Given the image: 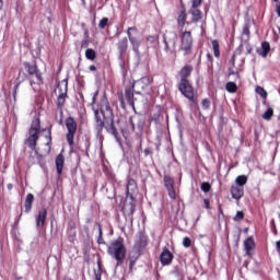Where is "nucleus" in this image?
Instances as JSON below:
<instances>
[{
	"instance_id": "6",
	"label": "nucleus",
	"mask_w": 280,
	"mask_h": 280,
	"mask_svg": "<svg viewBox=\"0 0 280 280\" xmlns=\"http://www.w3.org/2000/svg\"><path fill=\"white\" fill-rule=\"evenodd\" d=\"M180 51L184 56H189L191 49H194V36H191V31H184L180 35Z\"/></svg>"
},
{
	"instance_id": "36",
	"label": "nucleus",
	"mask_w": 280,
	"mask_h": 280,
	"mask_svg": "<svg viewBox=\"0 0 280 280\" xmlns=\"http://www.w3.org/2000/svg\"><path fill=\"white\" fill-rule=\"evenodd\" d=\"M98 27L100 30H106V27H108V18L101 19Z\"/></svg>"
},
{
	"instance_id": "30",
	"label": "nucleus",
	"mask_w": 280,
	"mask_h": 280,
	"mask_svg": "<svg viewBox=\"0 0 280 280\" xmlns=\"http://www.w3.org/2000/svg\"><path fill=\"white\" fill-rule=\"evenodd\" d=\"M242 36H246L247 40H250V23H245L242 30Z\"/></svg>"
},
{
	"instance_id": "63",
	"label": "nucleus",
	"mask_w": 280,
	"mask_h": 280,
	"mask_svg": "<svg viewBox=\"0 0 280 280\" xmlns=\"http://www.w3.org/2000/svg\"><path fill=\"white\" fill-rule=\"evenodd\" d=\"M232 65H235V56L232 57Z\"/></svg>"
},
{
	"instance_id": "64",
	"label": "nucleus",
	"mask_w": 280,
	"mask_h": 280,
	"mask_svg": "<svg viewBox=\"0 0 280 280\" xmlns=\"http://www.w3.org/2000/svg\"><path fill=\"white\" fill-rule=\"evenodd\" d=\"M278 32H279V34H280V26H278Z\"/></svg>"
},
{
	"instance_id": "50",
	"label": "nucleus",
	"mask_w": 280,
	"mask_h": 280,
	"mask_svg": "<svg viewBox=\"0 0 280 280\" xmlns=\"http://www.w3.org/2000/svg\"><path fill=\"white\" fill-rule=\"evenodd\" d=\"M81 47H82V49H86V47H89V39H83L81 42Z\"/></svg>"
},
{
	"instance_id": "41",
	"label": "nucleus",
	"mask_w": 280,
	"mask_h": 280,
	"mask_svg": "<svg viewBox=\"0 0 280 280\" xmlns=\"http://www.w3.org/2000/svg\"><path fill=\"white\" fill-rule=\"evenodd\" d=\"M183 246L184 248H189L191 246V238H189L188 236H185L183 238Z\"/></svg>"
},
{
	"instance_id": "20",
	"label": "nucleus",
	"mask_w": 280,
	"mask_h": 280,
	"mask_svg": "<svg viewBox=\"0 0 280 280\" xmlns=\"http://www.w3.org/2000/svg\"><path fill=\"white\" fill-rule=\"evenodd\" d=\"M244 248L247 257H253L252 250H255V240L253 237H248L244 241Z\"/></svg>"
},
{
	"instance_id": "49",
	"label": "nucleus",
	"mask_w": 280,
	"mask_h": 280,
	"mask_svg": "<svg viewBox=\"0 0 280 280\" xmlns=\"http://www.w3.org/2000/svg\"><path fill=\"white\" fill-rule=\"evenodd\" d=\"M152 154H153V152L150 148L144 149V156H151V159H152Z\"/></svg>"
},
{
	"instance_id": "10",
	"label": "nucleus",
	"mask_w": 280,
	"mask_h": 280,
	"mask_svg": "<svg viewBox=\"0 0 280 280\" xmlns=\"http://www.w3.org/2000/svg\"><path fill=\"white\" fill-rule=\"evenodd\" d=\"M164 186L168 192L171 200H176V188H174V178L170 175H164Z\"/></svg>"
},
{
	"instance_id": "45",
	"label": "nucleus",
	"mask_w": 280,
	"mask_h": 280,
	"mask_svg": "<svg viewBox=\"0 0 280 280\" xmlns=\"http://www.w3.org/2000/svg\"><path fill=\"white\" fill-rule=\"evenodd\" d=\"M202 5V0H191V8H200Z\"/></svg>"
},
{
	"instance_id": "54",
	"label": "nucleus",
	"mask_w": 280,
	"mask_h": 280,
	"mask_svg": "<svg viewBox=\"0 0 280 280\" xmlns=\"http://www.w3.org/2000/svg\"><path fill=\"white\" fill-rule=\"evenodd\" d=\"M218 209H219V213L221 215H224V211L222 210V205L219 203Z\"/></svg>"
},
{
	"instance_id": "8",
	"label": "nucleus",
	"mask_w": 280,
	"mask_h": 280,
	"mask_svg": "<svg viewBox=\"0 0 280 280\" xmlns=\"http://www.w3.org/2000/svg\"><path fill=\"white\" fill-rule=\"evenodd\" d=\"M66 128L68 130V132L66 135V139H67L68 144L70 145V148H73L74 139H75V132H78V122L75 121V119L73 117L69 116L66 119Z\"/></svg>"
},
{
	"instance_id": "29",
	"label": "nucleus",
	"mask_w": 280,
	"mask_h": 280,
	"mask_svg": "<svg viewBox=\"0 0 280 280\" xmlns=\"http://www.w3.org/2000/svg\"><path fill=\"white\" fill-rule=\"evenodd\" d=\"M212 49L215 58H220V42L218 39L212 40Z\"/></svg>"
},
{
	"instance_id": "1",
	"label": "nucleus",
	"mask_w": 280,
	"mask_h": 280,
	"mask_svg": "<svg viewBox=\"0 0 280 280\" xmlns=\"http://www.w3.org/2000/svg\"><path fill=\"white\" fill-rule=\"evenodd\" d=\"M54 126H50L47 131L48 135L45 136L46 143L42 145V148H36L38 145V139H40V118L33 119L31 127L28 129V133L26 136V139L24 140V144L30 148L33 152H35L38 162L43 165L40 161L45 159V156H48L51 152V145H52V139H51V129Z\"/></svg>"
},
{
	"instance_id": "44",
	"label": "nucleus",
	"mask_w": 280,
	"mask_h": 280,
	"mask_svg": "<svg viewBox=\"0 0 280 280\" xmlns=\"http://www.w3.org/2000/svg\"><path fill=\"white\" fill-rule=\"evenodd\" d=\"M137 264V258L129 257V271L132 272V268H135V265Z\"/></svg>"
},
{
	"instance_id": "33",
	"label": "nucleus",
	"mask_w": 280,
	"mask_h": 280,
	"mask_svg": "<svg viewBox=\"0 0 280 280\" xmlns=\"http://www.w3.org/2000/svg\"><path fill=\"white\" fill-rule=\"evenodd\" d=\"M147 45H156V40H159V37L156 35H149L145 38Z\"/></svg>"
},
{
	"instance_id": "3",
	"label": "nucleus",
	"mask_w": 280,
	"mask_h": 280,
	"mask_svg": "<svg viewBox=\"0 0 280 280\" xmlns=\"http://www.w3.org/2000/svg\"><path fill=\"white\" fill-rule=\"evenodd\" d=\"M194 72V66L186 65L184 66L179 72V81L177 82V90L179 93L188 100V102L196 106L198 104V91L194 88V84L191 83V73Z\"/></svg>"
},
{
	"instance_id": "61",
	"label": "nucleus",
	"mask_w": 280,
	"mask_h": 280,
	"mask_svg": "<svg viewBox=\"0 0 280 280\" xmlns=\"http://www.w3.org/2000/svg\"><path fill=\"white\" fill-rule=\"evenodd\" d=\"M273 235H277V226H273Z\"/></svg>"
},
{
	"instance_id": "2",
	"label": "nucleus",
	"mask_w": 280,
	"mask_h": 280,
	"mask_svg": "<svg viewBox=\"0 0 280 280\" xmlns=\"http://www.w3.org/2000/svg\"><path fill=\"white\" fill-rule=\"evenodd\" d=\"M94 110V128L97 135H102L104 132V128L106 132L113 135L115 139L119 137V131L115 126V114L113 113V107H110V103L108 98H103L101 108Z\"/></svg>"
},
{
	"instance_id": "24",
	"label": "nucleus",
	"mask_w": 280,
	"mask_h": 280,
	"mask_svg": "<svg viewBox=\"0 0 280 280\" xmlns=\"http://www.w3.org/2000/svg\"><path fill=\"white\" fill-rule=\"evenodd\" d=\"M32 205H34V195L30 192L26 195L24 201L25 213H30V211H32Z\"/></svg>"
},
{
	"instance_id": "22",
	"label": "nucleus",
	"mask_w": 280,
	"mask_h": 280,
	"mask_svg": "<svg viewBox=\"0 0 280 280\" xmlns=\"http://www.w3.org/2000/svg\"><path fill=\"white\" fill-rule=\"evenodd\" d=\"M56 170H57V174L60 176V174H62V170L65 167V155H62V153H59L56 158Z\"/></svg>"
},
{
	"instance_id": "57",
	"label": "nucleus",
	"mask_w": 280,
	"mask_h": 280,
	"mask_svg": "<svg viewBox=\"0 0 280 280\" xmlns=\"http://www.w3.org/2000/svg\"><path fill=\"white\" fill-rule=\"evenodd\" d=\"M13 187H14V186H13L12 184H8V185H7V189H9V191L12 190Z\"/></svg>"
},
{
	"instance_id": "46",
	"label": "nucleus",
	"mask_w": 280,
	"mask_h": 280,
	"mask_svg": "<svg viewBox=\"0 0 280 280\" xmlns=\"http://www.w3.org/2000/svg\"><path fill=\"white\" fill-rule=\"evenodd\" d=\"M68 231H75V221L73 220L69 221Z\"/></svg>"
},
{
	"instance_id": "51",
	"label": "nucleus",
	"mask_w": 280,
	"mask_h": 280,
	"mask_svg": "<svg viewBox=\"0 0 280 280\" xmlns=\"http://www.w3.org/2000/svg\"><path fill=\"white\" fill-rule=\"evenodd\" d=\"M229 75H236V78L240 80V72H235L234 70L229 71Z\"/></svg>"
},
{
	"instance_id": "38",
	"label": "nucleus",
	"mask_w": 280,
	"mask_h": 280,
	"mask_svg": "<svg viewBox=\"0 0 280 280\" xmlns=\"http://www.w3.org/2000/svg\"><path fill=\"white\" fill-rule=\"evenodd\" d=\"M97 244H106V241H104V236H103V233H102V225L101 224H98Z\"/></svg>"
},
{
	"instance_id": "4",
	"label": "nucleus",
	"mask_w": 280,
	"mask_h": 280,
	"mask_svg": "<svg viewBox=\"0 0 280 280\" xmlns=\"http://www.w3.org/2000/svg\"><path fill=\"white\" fill-rule=\"evenodd\" d=\"M107 253L117 261L116 266H121L124 264V259H126V245L124 244V237H118L113 241L108 247Z\"/></svg>"
},
{
	"instance_id": "34",
	"label": "nucleus",
	"mask_w": 280,
	"mask_h": 280,
	"mask_svg": "<svg viewBox=\"0 0 280 280\" xmlns=\"http://www.w3.org/2000/svg\"><path fill=\"white\" fill-rule=\"evenodd\" d=\"M67 235H68L69 242L73 244V242H75V236H77L75 230H68Z\"/></svg>"
},
{
	"instance_id": "15",
	"label": "nucleus",
	"mask_w": 280,
	"mask_h": 280,
	"mask_svg": "<svg viewBox=\"0 0 280 280\" xmlns=\"http://www.w3.org/2000/svg\"><path fill=\"white\" fill-rule=\"evenodd\" d=\"M35 220H36V226L37 228H43L45 226V222H47V208H42L37 215H35Z\"/></svg>"
},
{
	"instance_id": "13",
	"label": "nucleus",
	"mask_w": 280,
	"mask_h": 280,
	"mask_svg": "<svg viewBox=\"0 0 280 280\" xmlns=\"http://www.w3.org/2000/svg\"><path fill=\"white\" fill-rule=\"evenodd\" d=\"M137 191V180L129 178L126 185V194L129 200H135V194Z\"/></svg>"
},
{
	"instance_id": "27",
	"label": "nucleus",
	"mask_w": 280,
	"mask_h": 280,
	"mask_svg": "<svg viewBox=\"0 0 280 280\" xmlns=\"http://www.w3.org/2000/svg\"><path fill=\"white\" fill-rule=\"evenodd\" d=\"M261 52H260V56L262 58H267L268 57V54L270 52V43L268 42H262L261 43Z\"/></svg>"
},
{
	"instance_id": "19",
	"label": "nucleus",
	"mask_w": 280,
	"mask_h": 280,
	"mask_svg": "<svg viewBox=\"0 0 280 280\" xmlns=\"http://www.w3.org/2000/svg\"><path fill=\"white\" fill-rule=\"evenodd\" d=\"M189 14L191 15L190 23H199V21H202V11H200L198 8L191 7Z\"/></svg>"
},
{
	"instance_id": "25",
	"label": "nucleus",
	"mask_w": 280,
	"mask_h": 280,
	"mask_svg": "<svg viewBox=\"0 0 280 280\" xmlns=\"http://www.w3.org/2000/svg\"><path fill=\"white\" fill-rule=\"evenodd\" d=\"M164 40V51H166V54H174V51H176V42H172V45H170V40H167V37L164 36L163 38Z\"/></svg>"
},
{
	"instance_id": "37",
	"label": "nucleus",
	"mask_w": 280,
	"mask_h": 280,
	"mask_svg": "<svg viewBox=\"0 0 280 280\" xmlns=\"http://www.w3.org/2000/svg\"><path fill=\"white\" fill-rule=\"evenodd\" d=\"M256 92L258 93V95H260V97H262V100H266V97H268V92H266L261 86H257Z\"/></svg>"
},
{
	"instance_id": "28",
	"label": "nucleus",
	"mask_w": 280,
	"mask_h": 280,
	"mask_svg": "<svg viewBox=\"0 0 280 280\" xmlns=\"http://www.w3.org/2000/svg\"><path fill=\"white\" fill-rule=\"evenodd\" d=\"M225 91H228V93H237V84L233 81L228 82L225 84Z\"/></svg>"
},
{
	"instance_id": "48",
	"label": "nucleus",
	"mask_w": 280,
	"mask_h": 280,
	"mask_svg": "<svg viewBox=\"0 0 280 280\" xmlns=\"http://www.w3.org/2000/svg\"><path fill=\"white\" fill-rule=\"evenodd\" d=\"M205 209H211V201L209 199H203Z\"/></svg>"
},
{
	"instance_id": "32",
	"label": "nucleus",
	"mask_w": 280,
	"mask_h": 280,
	"mask_svg": "<svg viewBox=\"0 0 280 280\" xmlns=\"http://www.w3.org/2000/svg\"><path fill=\"white\" fill-rule=\"evenodd\" d=\"M98 269L95 271V280H102V259L97 260Z\"/></svg>"
},
{
	"instance_id": "23",
	"label": "nucleus",
	"mask_w": 280,
	"mask_h": 280,
	"mask_svg": "<svg viewBox=\"0 0 280 280\" xmlns=\"http://www.w3.org/2000/svg\"><path fill=\"white\" fill-rule=\"evenodd\" d=\"M264 106H267V110L262 114V119L266 121H270L272 119V116L275 115V109L270 107V104H267L266 101L262 102Z\"/></svg>"
},
{
	"instance_id": "47",
	"label": "nucleus",
	"mask_w": 280,
	"mask_h": 280,
	"mask_svg": "<svg viewBox=\"0 0 280 280\" xmlns=\"http://www.w3.org/2000/svg\"><path fill=\"white\" fill-rule=\"evenodd\" d=\"M19 86H21V81H19L15 86H14V91H13V97L14 100H16V93L19 91Z\"/></svg>"
},
{
	"instance_id": "26",
	"label": "nucleus",
	"mask_w": 280,
	"mask_h": 280,
	"mask_svg": "<svg viewBox=\"0 0 280 280\" xmlns=\"http://www.w3.org/2000/svg\"><path fill=\"white\" fill-rule=\"evenodd\" d=\"M248 183V176L246 175H238L236 178H235V184L237 187H243L244 188V185H246Z\"/></svg>"
},
{
	"instance_id": "43",
	"label": "nucleus",
	"mask_w": 280,
	"mask_h": 280,
	"mask_svg": "<svg viewBox=\"0 0 280 280\" xmlns=\"http://www.w3.org/2000/svg\"><path fill=\"white\" fill-rule=\"evenodd\" d=\"M241 220H244V211H237L236 215L234 217L235 222H241Z\"/></svg>"
},
{
	"instance_id": "21",
	"label": "nucleus",
	"mask_w": 280,
	"mask_h": 280,
	"mask_svg": "<svg viewBox=\"0 0 280 280\" xmlns=\"http://www.w3.org/2000/svg\"><path fill=\"white\" fill-rule=\"evenodd\" d=\"M117 49L119 56H126V51H128V37H124L118 42Z\"/></svg>"
},
{
	"instance_id": "59",
	"label": "nucleus",
	"mask_w": 280,
	"mask_h": 280,
	"mask_svg": "<svg viewBox=\"0 0 280 280\" xmlns=\"http://www.w3.org/2000/svg\"><path fill=\"white\" fill-rule=\"evenodd\" d=\"M21 75H23V70H20L18 80H21Z\"/></svg>"
},
{
	"instance_id": "9",
	"label": "nucleus",
	"mask_w": 280,
	"mask_h": 280,
	"mask_svg": "<svg viewBox=\"0 0 280 280\" xmlns=\"http://www.w3.org/2000/svg\"><path fill=\"white\" fill-rule=\"evenodd\" d=\"M137 199H130V201H126L124 207H122V213L126 218H129V220L132 222V220H135L133 215H135V211H136V205Z\"/></svg>"
},
{
	"instance_id": "62",
	"label": "nucleus",
	"mask_w": 280,
	"mask_h": 280,
	"mask_svg": "<svg viewBox=\"0 0 280 280\" xmlns=\"http://www.w3.org/2000/svg\"><path fill=\"white\" fill-rule=\"evenodd\" d=\"M271 226H272V229H275V226H277V225L275 224V220L271 221Z\"/></svg>"
},
{
	"instance_id": "11",
	"label": "nucleus",
	"mask_w": 280,
	"mask_h": 280,
	"mask_svg": "<svg viewBox=\"0 0 280 280\" xmlns=\"http://www.w3.org/2000/svg\"><path fill=\"white\" fill-rule=\"evenodd\" d=\"M160 261L162 266H172V261H174V254H172L167 247H164L160 255Z\"/></svg>"
},
{
	"instance_id": "31",
	"label": "nucleus",
	"mask_w": 280,
	"mask_h": 280,
	"mask_svg": "<svg viewBox=\"0 0 280 280\" xmlns=\"http://www.w3.org/2000/svg\"><path fill=\"white\" fill-rule=\"evenodd\" d=\"M85 58L88 59V60H95V58H97V52H95L94 50H93V48H88L86 50H85Z\"/></svg>"
},
{
	"instance_id": "55",
	"label": "nucleus",
	"mask_w": 280,
	"mask_h": 280,
	"mask_svg": "<svg viewBox=\"0 0 280 280\" xmlns=\"http://www.w3.org/2000/svg\"><path fill=\"white\" fill-rule=\"evenodd\" d=\"M276 248H277L278 253H280V240L278 242H276Z\"/></svg>"
},
{
	"instance_id": "18",
	"label": "nucleus",
	"mask_w": 280,
	"mask_h": 280,
	"mask_svg": "<svg viewBox=\"0 0 280 280\" xmlns=\"http://www.w3.org/2000/svg\"><path fill=\"white\" fill-rule=\"evenodd\" d=\"M145 246H148V235H145L143 232H140L136 241V248L141 250L142 248H145Z\"/></svg>"
},
{
	"instance_id": "39",
	"label": "nucleus",
	"mask_w": 280,
	"mask_h": 280,
	"mask_svg": "<svg viewBox=\"0 0 280 280\" xmlns=\"http://www.w3.org/2000/svg\"><path fill=\"white\" fill-rule=\"evenodd\" d=\"M201 105L205 110H209V108H211V101L209 98H203Z\"/></svg>"
},
{
	"instance_id": "40",
	"label": "nucleus",
	"mask_w": 280,
	"mask_h": 280,
	"mask_svg": "<svg viewBox=\"0 0 280 280\" xmlns=\"http://www.w3.org/2000/svg\"><path fill=\"white\" fill-rule=\"evenodd\" d=\"M118 101L120 102L121 108L126 110V101H124V92L118 93Z\"/></svg>"
},
{
	"instance_id": "42",
	"label": "nucleus",
	"mask_w": 280,
	"mask_h": 280,
	"mask_svg": "<svg viewBox=\"0 0 280 280\" xmlns=\"http://www.w3.org/2000/svg\"><path fill=\"white\" fill-rule=\"evenodd\" d=\"M137 116H131L130 118H129V124H130V126H131V131L132 132H135V130H136V124H135V121H137Z\"/></svg>"
},
{
	"instance_id": "56",
	"label": "nucleus",
	"mask_w": 280,
	"mask_h": 280,
	"mask_svg": "<svg viewBox=\"0 0 280 280\" xmlns=\"http://www.w3.org/2000/svg\"><path fill=\"white\" fill-rule=\"evenodd\" d=\"M89 69H90V71H97V68H96L94 65H91V66L89 67Z\"/></svg>"
},
{
	"instance_id": "7",
	"label": "nucleus",
	"mask_w": 280,
	"mask_h": 280,
	"mask_svg": "<svg viewBox=\"0 0 280 280\" xmlns=\"http://www.w3.org/2000/svg\"><path fill=\"white\" fill-rule=\"evenodd\" d=\"M127 36L131 45L132 51L139 56V47H141V38L139 37V28L131 26L127 28Z\"/></svg>"
},
{
	"instance_id": "53",
	"label": "nucleus",
	"mask_w": 280,
	"mask_h": 280,
	"mask_svg": "<svg viewBox=\"0 0 280 280\" xmlns=\"http://www.w3.org/2000/svg\"><path fill=\"white\" fill-rule=\"evenodd\" d=\"M159 117H161V114H156L151 117V121H159Z\"/></svg>"
},
{
	"instance_id": "5",
	"label": "nucleus",
	"mask_w": 280,
	"mask_h": 280,
	"mask_svg": "<svg viewBox=\"0 0 280 280\" xmlns=\"http://www.w3.org/2000/svg\"><path fill=\"white\" fill-rule=\"evenodd\" d=\"M23 65L27 73L25 78L30 81L31 86H34V84H43V72H40L38 66L36 63L32 65L28 61H25Z\"/></svg>"
},
{
	"instance_id": "14",
	"label": "nucleus",
	"mask_w": 280,
	"mask_h": 280,
	"mask_svg": "<svg viewBox=\"0 0 280 280\" xmlns=\"http://www.w3.org/2000/svg\"><path fill=\"white\" fill-rule=\"evenodd\" d=\"M67 93H68V88L66 84L65 89L60 90V93L57 97V107L59 108V110H61V115H62V108H65V102H67V97H69Z\"/></svg>"
},
{
	"instance_id": "16",
	"label": "nucleus",
	"mask_w": 280,
	"mask_h": 280,
	"mask_svg": "<svg viewBox=\"0 0 280 280\" xmlns=\"http://www.w3.org/2000/svg\"><path fill=\"white\" fill-rule=\"evenodd\" d=\"M177 25L178 27H185V25H191V22H187V11L185 10V7H182V9L178 12Z\"/></svg>"
},
{
	"instance_id": "52",
	"label": "nucleus",
	"mask_w": 280,
	"mask_h": 280,
	"mask_svg": "<svg viewBox=\"0 0 280 280\" xmlns=\"http://www.w3.org/2000/svg\"><path fill=\"white\" fill-rule=\"evenodd\" d=\"M207 58L210 61L211 67H213V56H211V54H207Z\"/></svg>"
},
{
	"instance_id": "58",
	"label": "nucleus",
	"mask_w": 280,
	"mask_h": 280,
	"mask_svg": "<svg viewBox=\"0 0 280 280\" xmlns=\"http://www.w3.org/2000/svg\"><path fill=\"white\" fill-rule=\"evenodd\" d=\"M96 97H97V93H96V94H94V96H93V98H92V104H95V100H96Z\"/></svg>"
},
{
	"instance_id": "12",
	"label": "nucleus",
	"mask_w": 280,
	"mask_h": 280,
	"mask_svg": "<svg viewBox=\"0 0 280 280\" xmlns=\"http://www.w3.org/2000/svg\"><path fill=\"white\" fill-rule=\"evenodd\" d=\"M125 100L131 106L133 113H137V107L135 106V89L133 88H126L125 89Z\"/></svg>"
},
{
	"instance_id": "60",
	"label": "nucleus",
	"mask_w": 280,
	"mask_h": 280,
	"mask_svg": "<svg viewBox=\"0 0 280 280\" xmlns=\"http://www.w3.org/2000/svg\"><path fill=\"white\" fill-rule=\"evenodd\" d=\"M0 10H3V0H0Z\"/></svg>"
},
{
	"instance_id": "17",
	"label": "nucleus",
	"mask_w": 280,
	"mask_h": 280,
	"mask_svg": "<svg viewBox=\"0 0 280 280\" xmlns=\"http://www.w3.org/2000/svg\"><path fill=\"white\" fill-rule=\"evenodd\" d=\"M230 191L233 200H242L244 198V187L242 186L232 185Z\"/></svg>"
},
{
	"instance_id": "35",
	"label": "nucleus",
	"mask_w": 280,
	"mask_h": 280,
	"mask_svg": "<svg viewBox=\"0 0 280 280\" xmlns=\"http://www.w3.org/2000/svg\"><path fill=\"white\" fill-rule=\"evenodd\" d=\"M201 191L209 194L211 191V184L209 182L201 183Z\"/></svg>"
}]
</instances>
